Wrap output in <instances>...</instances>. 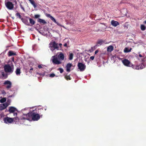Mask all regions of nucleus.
<instances>
[{
    "label": "nucleus",
    "instance_id": "19",
    "mask_svg": "<svg viewBox=\"0 0 146 146\" xmlns=\"http://www.w3.org/2000/svg\"><path fill=\"white\" fill-rule=\"evenodd\" d=\"M15 73L17 75H19L21 74V70L19 68H17L15 71Z\"/></svg>",
    "mask_w": 146,
    "mask_h": 146
},
{
    "label": "nucleus",
    "instance_id": "26",
    "mask_svg": "<svg viewBox=\"0 0 146 146\" xmlns=\"http://www.w3.org/2000/svg\"><path fill=\"white\" fill-rule=\"evenodd\" d=\"M6 98H4L0 100V102L1 103H3L6 102Z\"/></svg>",
    "mask_w": 146,
    "mask_h": 146
},
{
    "label": "nucleus",
    "instance_id": "39",
    "mask_svg": "<svg viewBox=\"0 0 146 146\" xmlns=\"http://www.w3.org/2000/svg\"><path fill=\"white\" fill-rule=\"evenodd\" d=\"M20 7H21V9H23V11H25V10L24 8L23 7V6L21 4L20 5Z\"/></svg>",
    "mask_w": 146,
    "mask_h": 146
},
{
    "label": "nucleus",
    "instance_id": "31",
    "mask_svg": "<svg viewBox=\"0 0 146 146\" xmlns=\"http://www.w3.org/2000/svg\"><path fill=\"white\" fill-rule=\"evenodd\" d=\"M135 69H136V70H140L139 66V65H138V66L135 65Z\"/></svg>",
    "mask_w": 146,
    "mask_h": 146
},
{
    "label": "nucleus",
    "instance_id": "34",
    "mask_svg": "<svg viewBox=\"0 0 146 146\" xmlns=\"http://www.w3.org/2000/svg\"><path fill=\"white\" fill-rule=\"evenodd\" d=\"M59 70L60 71V72L61 73H62L63 72V70L61 68H59Z\"/></svg>",
    "mask_w": 146,
    "mask_h": 146
},
{
    "label": "nucleus",
    "instance_id": "30",
    "mask_svg": "<svg viewBox=\"0 0 146 146\" xmlns=\"http://www.w3.org/2000/svg\"><path fill=\"white\" fill-rule=\"evenodd\" d=\"M16 15L18 18H19L20 19H21V16L19 13H16Z\"/></svg>",
    "mask_w": 146,
    "mask_h": 146
},
{
    "label": "nucleus",
    "instance_id": "25",
    "mask_svg": "<svg viewBox=\"0 0 146 146\" xmlns=\"http://www.w3.org/2000/svg\"><path fill=\"white\" fill-rule=\"evenodd\" d=\"M73 56V54L72 53H70L69 59L70 60H71L72 59Z\"/></svg>",
    "mask_w": 146,
    "mask_h": 146
},
{
    "label": "nucleus",
    "instance_id": "6",
    "mask_svg": "<svg viewBox=\"0 0 146 146\" xmlns=\"http://www.w3.org/2000/svg\"><path fill=\"white\" fill-rule=\"evenodd\" d=\"M13 118L7 117L3 119V121L4 123L6 124L11 123L13 121Z\"/></svg>",
    "mask_w": 146,
    "mask_h": 146
},
{
    "label": "nucleus",
    "instance_id": "44",
    "mask_svg": "<svg viewBox=\"0 0 146 146\" xmlns=\"http://www.w3.org/2000/svg\"><path fill=\"white\" fill-rule=\"evenodd\" d=\"M62 45V44L61 43H60L59 44H58V46H60V47H61V46Z\"/></svg>",
    "mask_w": 146,
    "mask_h": 146
},
{
    "label": "nucleus",
    "instance_id": "18",
    "mask_svg": "<svg viewBox=\"0 0 146 146\" xmlns=\"http://www.w3.org/2000/svg\"><path fill=\"white\" fill-rule=\"evenodd\" d=\"M113 50V47L111 46L110 45L108 47L107 49V50L108 52H111Z\"/></svg>",
    "mask_w": 146,
    "mask_h": 146
},
{
    "label": "nucleus",
    "instance_id": "40",
    "mask_svg": "<svg viewBox=\"0 0 146 146\" xmlns=\"http://www.w3.org/2000/svg\"><path fill=\"white\" fill-rule=\"evenodd\" d=\"M94 56H91V57H90V59L92 60H93L94 59Z\"/></svg>",
    "mask_w": 146,
    "mask_h": 146
},
{
    "label": "nucleus",
    "instance_id": "23",
    "mask_svg": "<svg viewBox=\"0 0 146 146\" xmlns=\"http://www.w3.org/2000/svg\"><path fill=\"white\" fill-rule=\"evenodd\" d=\"M16 54L12 51H9L8 52V55L11 56L15 55Z\"/></svg>",
    "mask_w": 146,
    "mask_h": 146
},
{
    "label": "nucleus",
    "instance_id": "36",
    "mask_svg": "<svg viewBox=\"0 0 146 146\" xmlns=\"http://www.w3.org/2000/svg\"><path fill=\"white\" fill-rule=\"evenodd\" d=\"M54 23H56L58 26H61L62 25L59 23H58V22H57L55 20V21H54Z\"/></svg>",
    "mask_w": 146,
    "mask_h": 146
},
{
    "label": "nucleus",
    "instance_id": "2",
    "mask_svg": "<svg viewBox=\"0 0 146 146\" xmlns=\"http://www.w3.org/2000/svg\"><path fill=\"white\" fill-rule=\"evenodd\" d=\"M59 54L57 53L55 56L52 57V63L54 64H59L62 63V61L64 59V54L62 52H59Z\"/></svg>",
    "mask_w": 146,
    "mask_h": 146
},
{
    "label": "nucleus",
    "instance_id": "7",
    "mask_svg": "<svg viewBox=\"0 0 146 146\" xmlns=\"http://www.w3.org/2000/svg\"><path fill=\"white\" fill-rule=\"evenodd\" d=\"M78 69L81 71H84L86 69V66L84 64L82 63L78 62Z\"/></svg>",
    "mask_w": 146,
    "mask_h": 146
},
{
    "label": "nucleus",
    "instance_id": "16",
    "mask_svg": "<svg viewBox=\"0 0 146 146\" xmlns=\"http://www.w3.org/2000/svg\"><path fill=\"white\" fill-rule=\"evenodd\" d=\"M37 21L38 22L43 24H45L47 23V22L44 20L40 18L38 19Z\"/></svg>",
    "mask_w": 146,
    "mask_h": 146
},
{
    "label": "nucleus",
    "instance_id": "42",
    "mask_svg": "<svg viewBox=\"0 0 146 146\" xmlns=\"http://www.w3.org/2000/svg\"><path fill=\"white\" fill-rule=\"evenodd\" d=\"M67 45H67V43H65V44L64 45V46H66V47H67Z\"/></svg>",
    "mask_w": 146,
    "mask_h": 146
},
{
    "label": "nucleus",
    "instance_id": "10",
    "mask_svg": "<svg viewBox=\"0 0 146 146\" xmlns=\"http://www.w3.org/2000/svg\"><path fill=\"white\" fill-rule=\"evenodd\" d=\"M122 62L125 66L131 67V63L129 60L127 59H124L122 60Z\"/></svg>",
    "mask_w": 146,
    "mask_h": 146
},
{
    "label": "nucleus",
    "instance_id": "9",
    "mask_svg": "<svg viewBox=\"0 0 146 146\" xmlns=\"http://www.w3.org/2000/svg\"><path fill=\"white\" fill-rule=\"evenodd\" d=\"M5 5L6 7L9 10L12 9L14 7V5L10 1L5 2Z\"/></svg>",
    "mask_w": 146,
    "mask_h": 146
},
{
    "label": "nucleus",
    "instance_id": "14",
    "mask_svg": "<svg viewBox=\"0 0 146 146\" xmlns=\"http://www.w3.org/2000/svg\"><path fill=\"white\" fill-rule=\"evenodd\" d=\"M1 77L2 79H5L7 77V75L6 73H5L3 72H1Z\"/></svg>",
    "mask_w": 146,
    "mask_h": 146
},
{
    "label": "nucleus",
    "instance_id": "3",
    "mask_svg": "<svg viewBox=\"0 0 146 146\" xmlns=\"http://www.w3.org/2000/svg\"><path fill=\"white\" fill-rule=\"evenodd\" d=\"M49 47L52 52L54 53L56 52V50L59 49L58 44L56 43L54 41L50 42L49 44Z\"/></svg>",
    "mask_w": 146,
    "mask_h": 146
},
{
    "label": "nucleus",
    "instance_id": "47",
    "mask_svg": "<svg viewBox=\"0 0 146 146\" xmlns=\"http://www.w3.org/2000/svg\"><path fill=\"white\" fill-rule=\"evenodd\" d=\"M139 56L140 57H142V55H141V54H139Z\"/></svg>",
    "mask_w": 146,
    "mask_h": 146
},
{
    "label": "nucleus",
    "instance_id": "45",
    "mask_svg": "<svg viewBox=\"0 0 146 146\" xmlns=\"http://www.w3.org/2000/svg\"><path fill=\"white\" fill-rule=\"evenodd\" d=\"M14 2L16 4L17 3V1L16 0L14 1Z\"/></svg>",
    "mask_w": 146,
    "mask_h": 146
},
{
    "label": "nucleus",
    "instance_id": "32",
    "mask_svg": "<svg viewBox=\"0 0 146 146\" xmlns=\"http://www.w3.org/2000/svg\"><path fill=\"white\" fill-rule=\"evenodd\" d=\"M55 74L54 73H52L49 75V77L53 78L55 76Z\"/></svg>",
    "mask_w": 146,
    "mask_h": 146
},
{
    "label": "nucleus",
    "instance_id": "43",
    "mask_svg": "<svg viewBox=\"0 0 146 146\" xmlns=\"http://www.w3.org/2000/svg\"><path fill=\"white\" fill-rule=\"evenodd\" d=\"M14 96L13 95H10L8 96V97L9 98H11L12 97H14Z\"/></svg>",
    "mask_w": 146,
    "mask_h": 146
},
{
    "label": "nucleus",
    "instance_id": "17",
    "mask_svg": "<svg viewBox=\"0 0 146 146\" xmlns=\"http://www.w3.org/2000/svg\"><path fill=\"white\" fill-rule=\"evenodd\" d=\"M46 16L47 17L50 18V19L53 21H55V19L53 17L51 16L50 14H47L46 15Z\"/></svg>",
    "mask_w": 146,
    "mask_h": 146
},
{
    "label": "nucleus",
    "instance_id": "37",
    "mask_svg": "<svg viewBox=\"0 0 146 146\" xmlns=\"http://www.w3.org/2000/svg\"><path fill=\"white\" fill-rule=\"evenodd\" d=\"M131 67H132V68L135 69V65H133L131 63Z\"/></svg>",
    "mask_w": 146,
    "mask_h": 146
},
{
    "label": "nucleus",
    "instance_id": "21",
    "mask_svg": "<svg viewBox=\"0 0 146 146\" xmlns=\"http://www.w3.org/2000/svg\"><path fill=\"white\" fill-rule=\"evenodd\" d=\"M30 23L32 25H34L35 23V21L32 19L29 18V19Z\"/></svg>",
    "mask_w": 146,
    "mask_h": 146
},
{
    "label": "nucleus",
    "instance_id": "15",
    "mask_svg": "<svg viewBox=\"0 0 146 146\" xmlns=\"http://www.w3.org/2000/svg\"><path fill=\"white\" fill-rule=\"evenodd\" d=\"M105 41L102 40H98L97 42V44L96 46H100L102 45V44L104 43Z\"/></svg>",
    "mask_w": 146,
    "mask_h": 146
},
{
    "label": "nucleus",
    "instance_id": "20",
    "mask_svg": "<svg viewBox=\"0 0 146 146\" xmlns=\"http://www.w3.org/2000/svg\"><path fill=\"white\" fill-rule=\"evenodd\" d=\"M131 48H130V49H129V48H124V52L125 53L129 52L131 51Z\"/></svg>",
    "mask_w": 146,
    "mask_h": 146
},
{
    "label": "nucleus",
    "instance_id": "4",
    "mask_svg": "<svg viewBox=\"0 0 146 146\" xmlns=\"http://www.w3.org/2000/svg\"><path fill=\"white\" fill-rule=\"evenodd\" d=\"M4 70L6 72L12 73L13 71L14 66L12 64H11L5 65L4 66Z\"/></svg>",
    "mask_w": 146,
    "mask_h": 146
},
{
    "label": "nucleus",
    "instance_id": "27",
    "mask_svg": "<svg viewBox=\"0 0 146 146\" xmlns=\"http://www.w3.org/2000/svg\"><path fill=\"white\" fill-rule=\"evenodd\" d=\"M45 66V65L41 64L39 65L38 66V68L39 69L44 68Z\"/></svg>",
    "mask_w": 146,
    "mask_h": 146
},
{
    "label": "nucleus",
    "instance_id": "5",
    "mask_svg": "<svg viewBox=\"0 0 146 146\" xmlns=\"http://www.w3.org/2000/svg\"><path fill=\"white\" fill-rule=\"evenodd\" d=\"M9 111L11 113H13L14 116L17 115L18 111L16 108L13 107H9Z\"/></svg>",
    "mask_w": 146,
    "mask_h": 146
},
{
    "label": "nucleus",
    "instance_id": "41",
    "mask_svg": "<svg viewBox=\"0 0 146 146\" xmlns=\"http://www.w3.org/2000/svg\"><path fill=\"white\" fill-rule=\"evenodd\" d=\"M98 51H99L98 50H96L95 51V54H97L98 52Z\"/></svg>",
    "mask_w": 146,
    "mask_h": 146
},
{
    "label": "nucleus",
    "instance_id": "38",
    "mask_svg": "<svg viewBox=\"0 0 146 146\" xmlns=\"http://www.w3.org/2000/svg\"><path fill=\"white\" fill-rule=\"evenodd\" d=\"M2 94H5L6 93L4 90H3L2 91Z\"/></svg>",
    "mask_w": 146,
    "mask_h": 146
},
{
    "label": "nucleus",
    "instance_id": "50",
    "mask_svg": "<svg viewBox=\"0 0 146 146\" xmlns=\"http://www.w3.org/2000/svg\"><path fill=\"white\" fill-rule=\"evenodd\" d=\"M144 23H145L146 24V21H145Z\"/></svg>",
    "mask_w": 146,
    "mask_h": 146
},
{
    "label": "nucleus",
    "instance_id": "35",
    "mask_svg": "<svg viewBox=\"0 0 146 146\" xmlns=\"http://www.w3.org/2000/svg\"><path fill=\"white\" fill-rule=\"evenodd\" d=\"M40 16L39 15H35V18H37L40 17Z\"/></svg>",
    "mask_w": 146,
    "mask_h": 146
},
{
    "label": "nucleus",
    "instance_id": "12",
    "mask_svg": "<svg viewBox=\"0 0 146 146\" xmlns=\"http://www.w3.org/2000/svg\"><path fill=\"white\" fill-rule=\"evenodd\" d=\"M111 25L114 27H116L119 25V23L117 21L114 20H112L111 22Z\"/></svg>",
    "mask_w": 146,
    "mask_h": 146
},
{
    "label": "nucleus",
    "instance_id": "48",
    "mask_svg": "<svg viewBox=\"0 0 146 146\" xmlns=\"http://www.w3.org/2000/svg\"><path fill=\"white\" fill-rule=\"evenodd\" d=\"M33 70V68H30V70Z\"/></svg>",
    "mask_w": 146,
    "mask_h": 146
},
{
    "label": "nucleus",
    "instance_id": "49",
    "mask_svg": "<svg viewBox=\"0 0 146 146\" xmlns=\"http://www.w3.org/2000/svg\"><path fill=\"white\" fill-rule=\"evenodd\" d=\"M19 119L18 118V117H16V120Z\"/></svg>",
    "mask_w": 146,
    "mask_h": 146
},
{
    "label": "nucleus",
    "instance_id": "33",
    "mask_svg": "<svg viewBox=\"0 0 146 146\" xmlns=\"http://www.w3.org/2000/svg\"><path fill=\"white\" fill-rule=\"evenodd\" d=\"M65 78L67 80H70L71 79L70 77L69 76H65Z\"/></svg>",
    "mask_w": 146,
    "mask_h": 146
},
{
    "label": "nucleus",
    "instance_id": "51",
    "mask_svg": "<svg viewBox=\"0 0 146 146\" xmlns=\"http://www.w3.org/2000/svg\"><path fill=\"white\" fill-rule=\"evenodd\" d=\"M44 110H46V108H45V109H44Z\"/></svg>",
    "mask_w": 146,
    "mask_h": 146
},
{
    "label": "nucleus",
    "instance_id": "11",
    "mask_svg": "<svg viewBox=\"0 0 146 146\" xmlns=\"http://www.w3.org/2000/svg\"><path fill=\"white\" fill-rule=\"evenodd\" d=\"M8 105L9 104L7 102L0 104V110H2L5 109Z\"/></svg>",
    "mask_w": 146,
    "mask_h": 146
},
{
    "label": "nucleus",
    "instance_id": "24",
    "mask_svg": "<svg viewBox=\"0 0 146 146\" xmlns=\"http://www.w3.org/2000/svg\"><path fill=\"white\" fill-rule=\"evenodd\" d=\"M33 5V6L35 7H36V6L35 3V2L33 1V0H28Z\"/></svg>",
    "mask_w": 146,
    "mask_h": 146
},
{
    "label": "nucleus",
    "instance_id": "46",
    "mask_svg": "<svg viewBox=\"0 0 146 146\" xmlns=\"http://www.w3.org/2000/svg\"><path fill=\"white\" fill-rule=\"evenodd\" d=\"M26 108H25V109H24L22 110V111H23V112H24V111H25V110H26Z\"/></svg>",
    "mask_w": 146,
    "mask_h": 146
},
{
    "label": "nucleus",
    "instance_id": "13",
    "mask_svg": "<svg viewBox=\"0 0 146 146\" xmlns=\"http://www.w3.org/2000/svg\"><path fill=\"white\" fill-rule=\"evenodd\" d=\"M72 66V65L71 63L68 64L66 66V71L69 72L70 71V68Z\"/></svg>",
    "mask_w": 146,
    "mask_h": 146
},
{
    "label": "nucleus",
    "instance_id": "1",
    "mask_svg": "<svg viewBox=\"0 0 146 146\" xmlns=\"http://www.w3.org/2000/svg\"><path fill=\"white\" fill-rule=\"evenodd\" d=\"M40 118V116L38 114L35 113L32 111L29 112L27 114H25L23 112V116L21 119L35 121L38 120Z\"/></svg>",
    "mask_w": 146,
    "mask_h": 146
},
{
    "label": "nucleus",
    "instance_id": "29",
    "mask_svg": "<svg viewBox=\"0 0 146 146\" xmlns=\"http://www.w3.org/2000/svg\"><path fill=\"white\" fill-rule=\"evenodd\" d=\"M123 26L124 27V28L126 29H127L128 28V25L127 24V23H125L123 25Z\"/></svg>",
    "mask_w": 146,
    "mask_h": 146
},
{
    "label": "nucleus",
    "instance_id": "28",
    "mask_svg": "<svg viewBox=\"0 0 146 146\" xmlns=\"http://www.w3.org/2000/svg\"><path fill=\"white\" fill-rule=\"evenodd\" d=\"M141 28L142 31L145 30L146 29V27L143 25H141Z\"/></svg>",
    "mask_w": 146,
    "mask_h": 146
},
{
    "label": "nucleus",
    "instance_id": "22",
    "mask_svg": "<svg viewBox=\"0 0 146 146\" xmlns=\"http://www.w3.org/2000/svg\"><path fill=\"white\" fill-rule=\"evenodd\" d=\"M139 68L140 70L146 66V64L145 65L143 64H141L140 65H139Z\"/></svg>",
    "mask_w": 146,
    "mask_h": 146
},
{
    "label": "nucleus",
    "instance_id": "8",
    "mask_svg": "<svg viewBox=\"0 0 146 146\" xmlns=\"http://www.w3.org/2000/svg\"><path fill=\"white\" fill-rule=\"evenodd\" d=\"M3 84L5 86V87L7 89L10 88L12 86V83L8 80L4 82Z\"/></svg>",
    "mask_w": 146,
    "mask_h": 146
}]
</instances>
